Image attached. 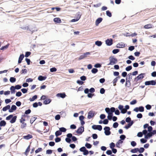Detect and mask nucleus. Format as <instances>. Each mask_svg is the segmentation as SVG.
I'll use <instances>...</instances> for the list:
<instances>
[{
	"label": "nucleus",
	"mask_w": 156,
	"mask_h": 156,
	"mask_svg": "<svg viewBox=\"0 0 156 156\" xmlns=\"http://www.w3.org/2000/svg\"><path fill=\"white\" fill-rule=\"evenodd\" d=\"M110 62L108 65H113L115 64L117 62V60L116 58H114L113 57H110L109 58Z\"/></svg>",
	"instance_id": "obj_1"
},
{
	"label": "nucleus",
	"mask_w": 156,
	"mask_h": 156,
	"mask_svg": "<svg viewBox=\"0 0 156 156\" xmlns=\"http://www.w3.org/2000/svg\"><path fill=\"white\" fill-rule=\"evenodd\" d=\"M145 73H142L139 74L134 79V81L135 82H137L139 80L142 79L144 77V76L145 75Z\"/></svg>",
	"instance_id": "obj_2"
},
{
	"label": "nucleus",
	"mask_w": 156,
	"mask_h": 156,
	"mask_svg": "<svg viewBox=\"0 0 156 156\" xmlns=\"http://www.w3.org/2000/svg\"><path fill=\"white\" fill-rule=\"evenodd\" d=\"M105 133L106 135H109L111 134V132L110 131V128L108 126H106L104 128Z\"/></svg>",
	"instance_id": "obj_3"
},
{
	"label": "nucleus",
	"mask_w": 156,
	"mask_h": 156,
	"mask_svg": "<svg viewBox=\"0 0 156 156\" xmlns=\"http://www.w3.org/2000/svg\"><path fill=\"white\" fill-rule=\"evenodd\" d=\"M156 84V82L154 80H151L149 81H146L145 82V85H154Z\"/></svg>",
	"instance_id": "obj_4"
},
{
	"label": "nucleus",
	"mask_w": 156,
	"mask_h": 156,
	"mask_svg": "<svg viewBox=\"0 0 156 156\" xmlns=\"http://www.w3.org/2000/svg\"><path fill=\"white\" fill-rule=\"evenodd\" d=\"M95 115V112L94 111H90L88 113L87 118L88 119H90L93 117Z\"/></svg>",
	"instance_id": "obj_5"
},
{
	"label": "nucleus",
	"mask_w": 156,
	"mask_h": 156,
	"mask_svg": "<svg viewBox=\"0 0 156 156\" xmlns=\"http://www.w3.org/2000/svg\"><path fill=\"white\" fill-rule=\"evenodd\" d=\"M144 107L142 106H140L139 108L136 107L133 109V111L136 112H138L139 111L140 112H143L144 111Z\"/></svg>",
	"instance_id": "obj_6"
},
{
	"label": "nucleus",
	"mask_w": 156,
	"mask_h": 156,
	"mask_svg": "<svg viewBox=\"0 0 156 156\" xmlns=\"http://www.w3.org/2000/svg\"><path fill=\"white\" fill-rule=\"evenodd\" d=\"M92 127L94 129H98L99 131H101L102 129V127L100 125H94L92 126Z\"/></svg>",
	"instance_id": "obj_7"
},
{
	"label": "nucleus",
	"mask_w": 156,
	"mask_h": 156,
	"mask_svg": "<svg viewBox=\"0 0 156 156\" xmlns=\"http://www.w3.org/2000/svg\"><path fill=\"white\" fill-rule=\"evenodd\" d=\"M84 131V128L83 126L80 127L76 131V133L78 134H81Z\"/></svg>",
	"instance_id": "obj_8"
},
{
	"label": "nucleus",
	"mask_w": 156,
	"mask_h": 156,
	"mask_svg": "<svg viewBox=\"0 0 156 156\" xmlns=\"http://www.w3.org/2000/svg\"><path fill=\"white\" fill-rule=\"evenodd\" d=\"M113 40L112 39H107L105 41L106 44L108 46H110L113 44Z\"/></svg>",
	"instance_id": "obj_9"
},
{
	"label": "nucleus",
	"mask_w": 156,
	"mask_h": 156,
	"mask_svg": "<svg viewBox=\"0 0 156 156\" xmlns=\"http://www.w3.org/2000/svg\"><path fill=\"white\" fill-rule=\"evenodd\" d=\"M17 107L16 105H12L11 108L9 110V112H12L15 111Z\"/></svg>",
	"instance_id": "obj_10"
},
{
	"label": "nucleus",
	"mask_w": 156,
	"mask_h": 156,
	"mask_svg": "<svg viewBox=\"0 0 156 156\" xmlns=\"http://www.w3.org/2000/svg\"><path fill=\"white\" fill-rule=\"evenodd\" d=\"M51 101V99L48 98L44 101L43 103L45 105H47L49 104Z\"/></svg>",
	"instance_id": "obj_11"
},
{
	"label": "nucleus",
	"mask_w": 156,
	"mask_h": 156,
	"mask_svg": "<svg viewBox=\"0 0 156 156\" xmlns=\"http://www.w3.org/2000/svg\"><path fill=\"white\" fill-rule=\"evenodd\" d=\"M102 18H98L95 21V24L97 26L100 23L102 20Z\"/></svg>",
	"instance_id": "obj_12"
},
{
	"label": "nucleus",
	"mask_w": 156,
	"mask_h": 156,
	"mask_svg": "<svg viewBox=\"0 0 156 156\" xmlns=\"http://www.w3.org/2000/svg\"><path fill=\"white\" fill-rule=\"evenodd\" d=\"M53 21L55 23H60L62 22L61 20L59 18H55L53 19Z\"/></svg>",
	"instance_id": "obj_13"
},
{
	"label": "nucleus",
	"mask_w": 156,
	"mask_h": 156,
	"mask_svg": "<svg viewBox=\"0 0 156 156\" xmlns=\"http://www.w3.org/2000/svg\"><path fill=\"white\" fill-rule=\"evenodd\" d=\"M57 96L60 97L62 98H64L66 97V95L65 93H60L57 94Z\"/></svg>",
	"instance_id": "obj_14"
},
{
	"label": "nucleus",
	"mask_w": 156,
	"mask_h": 156,
	"mask_svg": "<svg viewBox=\"0 0 156 156\" xmlns=\"http://www.w3.org/2000/svg\"><path fill=\"white\" fill-rule=\"evenodd\" d=\"M24 58V55L23 54H21L20 55L19 58V60L18 61V63H21L23 59V58Z\"/></svg>",
	"instance_id": "obj_15"
},
{
	"label": "nucleus",
	"mask_w": 156,
	"mask_h": 156,
	"mask_svg": "<svg viewBox=\"0 0 156 156\" xmlns=\"http://www.w3.org/2000/svg\"><path fill=\"white\" fill-rule=\"evenodd\" d=\"M23 138L26 140H29V139L32 138L33 136L32 135L28 134L27 136H23Z\"/></svg>",
	"instance_id": "obj_16"
},
{
	"label": "nucleus",
	"mask_w": 156,
	"mask_h": 156,
	"mask_svg": "<svg viewBox=\"0 0 156 156\" xmlns=\"http://www.w3.org/2000/svg\"><path fill=\"white\" fill-rule=\"evenodd\" d=\"M37 117L35 116H33L31 117L30 120V122L31 124H33V122L37 119Z\"/></svg>",
	"instance_id": "obj_17"
},
{
	"label": "nucleus",
	"mask_w": 156,
	"mask_h": 156,
	"mask_svg": "<svg viewBox=\"0 0 156 156\" xmlns=\"http://www.w3.org/2000/svg\"><path fill=\"white\" fill-rule=\"evenodd\" d=\"M153 25L151 24H148L147 25H145L144 27L145 29H150L151 28L153 27Z\"/></svg>",
	"instance_id": "obj_18"
},
{
	"label": "nucleus",
	"mask_w": 156,
	"mask_h": 156,
	"mask_svg": "<svg viewBox=\"0 0 156 156\" xmlns=\"http://www.w3.org/2000/svg\"><path fill=\"white\" fill-rule=\"evenodd\" d=\"M133 121H131L127 125L125 126V128L126 129H128L133 124Z\"/></svg>",
	"instance_id": "obj_19"
},
{
	"label": "nucleus",
	"mask_w": 156,
	"mask_h": 156,
	"mask_svg": "<svg viewBox=\"0 0 156 156\" xmlns=\"http://www.w3.org/2000/svg\"><path fill=\"white\" fill-rule=\"evenodd\" d=\"M46 78V76H38V79L40 81H42L45 80Z\"/></svg>",
	"instance_id": "obj_20"
},
{
	"label": "nucleus",
	"mask_w": 156,
	"mask_h": 156,
	"mask_svg": "<svg viewBox=\"0 0 156 156\" xmlns=\"http://www.w3.org/2000/svg\"><path fill=\"white\" fill-rule=\"evenodd\" d=\"M130 81V80H128L127 79H126V86L127 87H129L130 86L131 83Z\"/></svg>",
	"instance_id": "obj_21"
},
{
	"label": "nucleus",
	"mask_w": 156,
	"mask_h": 156,
	"mask_svg": "<svg viewBox=\"0 0 156 156\" xmlns=\"http://www.w3.org/2000/svg\"><path fill=\"white\" fill-rule=\"evenodd\" d=\"M17 117L16 116H15L13 117H13L12 118V119L10 121V123H14L16 120Z\"/></svg>",
	"instance_id": "obj_22"
},
{
	"label": "nucleus",
	"mask_w": 156,
	"mask_h": 156,
	"mask_svg": "<svg viewBox=\"0 0 156 156\" xmlns=\"http://www.w3.org/2000/svg\"><path fill=\"white\" fill-rule=\"evenodd\" d=\"M10 108V106L9 105H8L6 106L3 107L2 108V110L3 111H6L7 110H9Z\"/></svg>",
	"instance_id": "obj_23"
},
{
	"label": "nucleus",
	"mask_w": 156,
	"mask_h": 156,
	"mask_svg": "<svg viewBox=\"0 0 156 156\" xmlns=\"http://www.w3.org/2000/svg\"><path fill=\"white\" fill-rule=\"evenodd\" d=\"M6 125V122L4 120H2L0 122V126H4Z\"/></svg>",
	"instance_id": "obj_24"
},
{
	"label": "nucleus",
	"mask_w": 156,
	"mask_h": 156,
	"mask_svg": "<svg viewBox=\"0 0 156 156\" xmlns=\"http://www.w3.org/2000/svg\"><path fill=\"white\" fill-rule=\"evenodd\" d=\"M119 76H118L115 78L113 81V85L115 86L116 85V83L118 80V78H119Z\"/></svg>",
	"instance_id": "obj_25"
},
{
	"label": "nucleus",
	"mask_w": 156,
	"mask_h": 156,
	"mask_svg": "<svg viewBox=\"0 0 156 156\" xmlns=\"http://www.w3.org/2000/svg\"><path fill=\"white\" fill-rule=\"evenodd\" d=\"M10 89L12 94H14L15 93V89L14 86H12L10 88Z\"/></svg>",
	"instance_id": "obj_26"
},
{
	"label": "nucleus",
	"mask_w": 156,
	"mask_h": 156,
	"mask_svg": "<svg viewBox=\"0 0 156 156\" xmlns=\"http://www.w3.org/2000/svg\"><path fill=\"white\" fill-rule=\"evenodd\" d=\"M132 78V76L131 73H129L128 74V77L126 78V79H127L128 80L131 81Z\"/></svg>",
	"instance_id": "obj_27"
},
{
	"label": "nucleus",
	"mask_w": 156,
	"mask_h": 156,
	"mask_svg": "<svg viewBox=\"0 0 156 156\" xmlns=\"http://www.w3.org/2000/svg\"><path fill=\"white\" fill-rule=\"evenodd\" d=\"M9 44H8L2 47L0 49L1 50H4L7 49L9 47Z\"/></svg>",
	"instance_id": "obj_28"
},
{
	"label": "nucleus",
	"mask_w": 156,
	"mask_h": 156,
	"mask_svg": "<svg viewBox=\"0 0 156 156\" xmlns=\"http://www.w3.org/2000/svg\"><path fill=\"white\" fill-rule=\"evenodd\" d=\"M9 80L11 82L14 83L16 81V79L14 77H11L10 78Z\"/></svg>",
	"instance_id": "obj_29"
},
{
	"label": "nucleus",
	"mask_w": 156,
	"mask_h": 156,
	"mask_svg": "<svg viewBox=\"0 0 156 156\" xmlns=\"http://www.w3.org/2000/svg\"><path fill=\"white\" fill-rule=\"evenodd\" d=\"M62 134V132L60 130L57 131L55 133V135L56 136L60 135Z\"/></svg>",
	"instance_id": "obj_30"
},
{
	"label": "nucleus",
	"mask_w": 156,
	"mask_h": 156,
	"mask_svg": "<svg viewBox=\"0 0 156 156\" xmlns=\"http://www.w3.org/2000/svg\"><path fill=\"white\" fill-rule=\"evenodd\" d=\"M30 145H29L28 147H27V149H26V150L25 151V154L26 155H27V153H28V152L30 151Z\"/></svg>",
	"instance_id": "obj_31"
},
{
	"label": "nucleus",
	"mask_w": 156,
	"mask_h": 156,
	"mask_svg": "<svg viewBox=\"0 0 156 156\" xmlns=\"http://www.w3.org/2000/svg\"><path fill=\"white\" fill-rule=\"evenodd\" d=\"M113 114L112 113H109L108 114V118L109 120H111L112 118V116Z\"/></svg>",
	"instance_id": "obj_32"
},
{
	"label": "nucleus",
	"mask_w": 156,
	"mask_h": 156,
	"mask_svg": "<svg viewBox=\"0 0 156 156\" xmlns=\"http://www.w3.org/2000/svg\"><path fill=\"white\" fill-rule=\"evenodd\" d=\"M138 148H136L134 149H132L131 150V152L132 153H135L138 151Z\"/></svg>",
	"instance_id": "obj_33"
},
{
	"label": "nucleus",
	"mask_w": 156,
	"mask_h": 156,
	"mask_svg": "<svg viewBox=\"0 0 156 156\" xmlns=\"http://www.w3.org/2000/svg\"><path fill=\"white\" fill-rule=\"evenodd\" d=\"M95 44L98 46H101L102 44V42L101 41H97L95 42Z\"/></svg>",
	"instance_id": "obj_34"
},
{
	"label": "nucleus",
	"mask_w": 156,
	"mask_h": 156,
	"mask_svg": "<svg viewBox=\"0 0 156 156\" xmlns=\"http://www.w3.org/2000/svg\"><path fill=\"white\" fill-rule=\"evenodd\" d=\"M37 98V95H35L34 96H33L31 98H30V101H34L35 99H36Z\"/></svg>",
	"instance_id": "obj_35"
},
{
	"label": "nucleus",
	"mask_w": 156,
	"mask_h": 156,
	"mask_svg": "<svg viewBox=\"0 0 156 156\" xmlns=\"http://www.w3.org/2000/svg\"><path fill=\"white\" fill-rule=\"evenodd\" d=\"M132 66H129L126 68V70L127 71H128L131 70L132 69Z\"/></svg>",
	"instance_id": "obj_36"
},
{
	"label": "nucleus",
	"mask_w": 156,
	"mask_h": 156,
	"mask_svg": "<svg viewBox=\"0 0 156 156\" xmlns=\"http://www.w3.org/2000/svg\"><path fill=\"white\" fill-rule=\"evenodd\" d=\"M98 71V70L96 68H93L91 70V72L93 73H96Z\"/></svg>",
	"instance_id": "obj_37"
},
{
	"label": "nucleus",
	"mask_w": 156,
	"mask_h": 156,
	"mask_svg": "<svg viewBox=\"0 0 156 156\" xmlns=\"http://www.w3.org/2000/svg\"><path fill=\"white\" fill-rule=\"evenodd\" d=\"M144 150L143 147H140L139 149H138V151L140 153H142L144 151Z\"/></svg>",
	"instance_id": "obj_38"
},
{
	"label": "nucleus",
	"mask_w": 156,
	"mask_h": 156,
	"mask_svg": "<svg viewBox=\"0 0 156 156\" xmlns=\"http://www.w3.org/2000/svg\"><path fill=\"white\" fill-rule=\"evenodd\" d=\"M106 12V14L109 17H111L112 16V13L109 10L107 11Z\"/></svg>",
	"instance_id": "obj_39"
},
{
	"label": "nucleus",
	"mask_w": 156,
	"mask_h": 156,
	"mask_svg": "<svg viewBox=\"0 0 156 156\" xmlns=\"http://www.w3.org/2000/svg\"><path fill=\"white\" fill-rule=\"evenodd\" d=\"M59 130H60L61 132H65L66 131V129L64 127H61L59 129Z\"/></svg>",
	"instance_id": "obj_40"
},
{
	"label": "nucleus",
	"mask_w": 156,
	"mask_h": 156,
	"mask_svg": "<svg viewBox=\"0 0 156 156\" xmlns=\"http://www.w3.org/2000/svg\"><path fill=\"white\" fill-rule=\"evenodd\" d=\"M13 116V115H10L7 117L6 118V119L8 120H10L11 118H12Z\"/></svg>",
	"instance_id": "obj_41"
},
{
	"label": "nucleus",
	"mask_w": 156,
	"mask_h": 156,
	"mask_svg": "<svg viewBox=\"0 0 156 156\" xmlns=\"http://www.w3.org/2000/svg\"><path fill=\"white\" fill-rule=\"evenodd\" d=\"M85 146L87 148H90L92 147V145L90 144L87 143L85 144Z\"/></svg>",
	"instance_id": "obj_42"
},
{
	"label": "nucleus",
	"mask_w": 156,
	"mask_h": 156,
	"mask_svg": "<svg viewBox=\"0 0 156 156\" xmlns=\"http://www.w3.org/2000/svg\"><path fill=\"white\" fill-rule=\"evenodd\" d=\"M22 123V124L21 126V128H24L26 126H27V124L25 123V122H23V123Z\"/></svg>",
	"instance_id": "obj_43"
},
{
	"label": "nucleus",
	"mask_w": 156,
	"mask_h": 156,
	"mask_svg": "<svg viewBox=\"0 0 156 156\" xmlns=\"http://www.w3.org/2000/svg\"><path fill=\"white\" fill-rule=\"evenodd\" d=\"M118 125L119 124L118 123H117V122H115L114 123L113 125V126L114 128H116L118 127Z\"/></svg>",
	"instance_id": "obj_44"
},
{
	"label": "nucleus",
	"mask_w": 156,
	"mask_h": 156,
	"mask_svg": "<svg viewBox=\"0 0 156 156\" xmlns=\"http://www.w3.org/2000/svg\"><path fill=\"white\" fill-rule=\"evenodd\" d=\"M125 47V45L123 44H117V47L118 48H123Z\"/></svg>",
	"instance_id": "obj_45"
},
{
	"label": "nucleus",
	"mask_w": 156,
	"mask_h": 156,
	"mask_svg": "<svg viewBox=\"0 0 156 156\" xmlns=\"http://www.w3.org/2000/svg\"><path fill=\"white\" fill-rule=\"evenodd\" d=\"M119 51V50L118 49H115L112 51V53L114 54H115L118 53Z\"/></svg>",
	"instance_id": "obj_46"
},
{
	"label": "nucleus",
	"mask_w": 156,
	"mask_h": 156,
	"mask_svg": "<svg viewBox=\"0 0 156 156\" xmlns=\"http://www.w3.org/2000/svg\"><path fill=\"white\" fill-rule=\"evenodd\" d=\"M14 87L15 88V89L18 90L21 89V85H16Z\"/></svg>",
	"instance_id": "obj_47"
},
{
	"label": "nucleus",
	"mask_w": 156,
	"mask_h": 156,
	"mask_svg": "<svg viewBox=\"0 0 156 156\" xmlns=\"http://www.w3.org/2000/svg\"><path fill=\"white\" fill-rule=\"evenodd\" d=\"M50 71L51 72H55L57 71V69L55 67L51 68L50 69Z\"/></svg>",
	"instance_id": "obj_48"
},
{
	"label": "nucleus",
	"mask_w": 156,
	"mask_h": 156,
	"mask_svg": "<svg viewBox=\"0 0 156 156\" xmlns=\"http://www.w3.org/2000/svg\"><path fill=\"white\" fill-rule=\"evenodd\" d=\"M60 116L59 115H56L55 117V119L56 120H58L60 119Z\"/></svg>",
	"instance_id": "obj_49"
},
{
	"label": "nucleus",
	"mask_w": 156,
	"mask_h": 156,
	"mask_svg": "<svg viewBox=\"0 0 156 156\" xmlns=\"http://www.w3.org/2000/svg\"><path fill=\"white\" fill-rule=\"evenodd\" d=\"M105 111L108 114L109 113H111L110 111V109L109 108H105Z\"/></svg>",
	"instance_id": "obj_50"
},
{
	"label": "nucleus",
	"mask_w": 156,
	"mask_h": 156,
	"mask_svg": "<svg viewBox=\"0 0 156 156\" xmlns=\"http://www.w3.org/2000/svg\"><path fill=\"white\" fill-rule=\"evenodd\" d=\"M31 112V110L30 109H28L25 111V114L26 115H27L30 113Z\"/></svg>",
	"instance_id": "obj_51"
},
{
	"label": "nucleus",
	"mask_w": 156,
	"mask_h": 156,
	"mask_svg": "<svg viewBox=\"0 0 156 156\" xmlns=\"http://www.w3.org/2000/svg\"><path fill=\"white\" fill-rule=\"evenodd\" d=\"M31 53L30 52L27 51L26 52L25 55V56L26 57H28L31 54Z\"/></svg>",
	"instance_id": "obj_52"
},
{
	"label": "nucleus",
	"mask_w": 156,
	"mask_h": 156,
	"mask_svg": "<svg viewBox=\"0 0 156 156\" xmlns=\"http://www.w3.org/2000/svg\"><path fill=\"white\" fill-rule=\"evenodd\" d=\"M110 148L112 149L113 148H114V147H115V144L114 143L112 142L110 144Z\"/></svg>",
	"instance_id": "obj_53"
},
{
	"label": "nucleus",
	"mask_w": 156,
	"mask_h": 156,
	"mask_svg": "<svg viewBox=\"0 0 156 156\" xmlns=\"http://www.w3.org/2000/svg\"><path fill=\"white\" fill-rule=\"evenodd\" d=\"M21 90L22 92L24 94L27 93V90L25 88L22 89H21Z\"/></svg>",
	"instance_id": "obj_54"
},
{
	"label": "nucleus",
	"mask_w": 156,
	"mask_h": 156,
	"mask_svg": "<svg viewBox=\"0 0 156 156\" xmlns=\"http://www.w3.org/2000/svg\"><path fill=\"white\" fill-rule=\"evenodd\" d=\"M42 150V149L41 148H38L37 150H36L35 152L36 153H38L39 152L41 151Z\"/></svg>",
	"instance_id": "obj_55"
},
{
	"label": "nucleus",
	"mask_w": 156,
	"mask_h": 156,
	"mask_svg": "<svg viewBox=\"0 0 156 156\" xmlns=\"http://www.w3.org/2000/svg\"><path fill=\"white\" fill-rule=\"evenodd\" d=\"M48 98V96L44 95H42L41 97V100H45L46 99Z\"/></svg>",
	"instance_id": "obj_56"
},
{
	"label": "nucleus",
	"mask_w": 156,
	"mask_h": 156,
	"mask_svg": "<svg viewBox=\"0 0 156 156\" xmlns=\"http://www.w3.org/2000/svg\"><path fill=\"white\" fill-rule=\"evenodd\" d=\"M136 100H134L130 102V104L131 105H134L136 104Z\"/></svg>",
	"instance_id": "obj_57"
},
{
	"label": "nucleus",
	"mask_w": 156,
	"mask_h": 156,
	"mask_svg": "<svg viewBox=\"0 0 156 156\" xmlns=\"http://www.w3.org/2000/svg\"><path fill=\"white\" fill-rule=\"evenodd\" d=\"M105 90L104 88H102L100 90V93L101 94H104L105 92Z\"/></svg>",
	"instance_id": "obj_58"
},
{
	"label": "nucleus",
	"mask_w": 156,
	"mask_h": 156,
	"mask_svg": "<svg viewBox=\"0 0 156 156\" xmlns=\"http://www.w3.org/2000/svg\"><path fill=\"white\" fill-rule=\"evenodd\" d=\"M22 95V93L21 92H17L16 94V96L17 97H20Z\"/></svg>",
	"instance_id": "obj_59"
},
{
	"label": "nucleus",
	"mask_w": 156,
	"mask_h": 156,
	"mask_svg": "<svg viewBox=\"0 0 156 156\" xmlns=\"http://www.w3.org/2000/svg\"><path fill=\"white\" fill-rule=\"evenodd\" d=\"M110 110L111 111L110 113H112L113 112H115V108L114 107H112L110 108Z\"/></svg>",
	"instance_id": "obj_60"
},
{
	"label": "nucleus",
	"mask_w": 156,
	"mask_h": 156,
	"mask_svg": "<svg viewBox=\"0 0 156 156\" xmlns=\"http://www.w3.org/2000/svg\"><path fill=\"white\" fill-rule=\"evenodd\" d=\"M46 154H51L52 153V150H48L46 151Z\"/></svg>",
	"instance_id": "obj_61"
},
{
	"label": "nucleus",
	"mask_w": 156,
	"mask_h": 156,
	"mask_svg": "<svg viewBox=\"0 0 156 156\" xmlns=\"http://www.w3.org/2000/svg\"><path fill=\"white\" fill-rule=\"evenodd\" d=\"M65 140L67 142L69 143H70L71 141L70 139L68 137L66 138L65 139Z\"/></svg>",
	"instance_id": "obj_62"
},
{
	"label": "nucleus",
	"mask_w": 156,
	"mask_h": 156,
	"mask_svg": "<svg viewBox=\"0 0 156 156\" xmlns=\"http://www.w3.org/2000/svg\"><path fill=\"white\" fill-rule=\"evenodd\" d=\"M126 136L124 135H122L120 136V138L121 140H124L126 138Z\"/></svg>",
	"instance_id": "obj_63"
},
{
	"label": "nucleus",
	"mask_w": 156,
	"mask_h": 156,
	"mask_svg": "<svg viewBox=\"0 0 156 156\" xmlns=\"http://www.w3.org/2000/svg\"><path fill=\"white\" fill-rule=\"evenodd\" d=\"M131 121V119L129 117L127 118L126 119V121L127 122H129Z\"/></svg>",
	"instance_id": "obj_64"
}]
</instances>
